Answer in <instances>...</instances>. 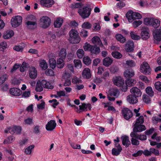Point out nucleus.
I'll list each match as a JSON object with an SVG mask.
<instances>
[{"label":"nucleus","instance_id":"1","mask_svg":"<svg viewBox=\"0 0 161 161\" xmlns=\"http://www.w3.org/2000/svg\"><path fill=\"white\" fill-rule=\"evenodd\" d=\"M69 40L72 44H78L80 40V38L77 30L72 29L69 32Z\"/></svg>","mask_w":161,"mask_h":161},{"label":"nucleus","instance_id":"2","mask_svg":"<svg viewBox=\"0 0 161 161\" xmlns=\"http://www.w3.org/2000/svg\"><path fill=\"white\" fill-rule=\"evenodd\" d=\"M160 20L158 19L152 18H147L145 19L144 23L146 25H149L155 29L158 28L160 25Z\"/></svg>","mask_w":161,"mask_h":161},{"label":"nucleus","instance_id":"3","mask_svg":"<svg viewBox=\"0 0 161 161\" xmlns=\"http://www.w3.org/2000/svg\"><path fill=\"white\" fill-rule=\"evenodd\" d=\"M92 8L90 6L87 5L79 9L78 12L82 19H85L89 17Z\"/></svg>","mask_w":161,"mask_h":161},{"label":"nucleus","instance_id":"4","mask_svg":"<svg viewBox=\"0 0 161 161\" xmlns=\"http://www.w3.org/2000/svg\"><path fill=\"white\" fill-rule=\"evenodd\" d=\"M133 131L130 134L131 137H135L137 132H141L145 130V126L142 124L135 123L133 125Z\"/></svg>","mask_w":161,"mask_h":161},{"label":"nucleus","instance_id":"5","mask_svg":"<svg viewBox=\"0 0 161 161\" xmlns=\"http://www.w3.org/2000/svg\"><path fill=\"white\" fill-rule=\"evenodd\" d=\"M83 48L85 51H90L92 54H97L100 52V47L97 45L92 46L87 44L85 45Z\"/></svg>","mask_w":161,"mask_h":161},{"label":"nucleus","instance_id":"6","mask_svg":"<svg viewBox=\"0 0 161 161\" xmlns=\"http://www.w3.org/2000/svg\"><path fill=\"white\" fill-rule=\"evenodd\" d=\"M140 71L144 74L149 75L151 74V69L148 64L144 62L140 66Z\"/></svg>","mask_w":161,"mask_h":161},{"label":"nucleus","instance_id":"7","mask_svg":"<svg viewBox=\"0 0 161 161\" xmlns=\"http://www.w3.org/2000/svg\"><path fill=\"white\" fill-rule=\"evenodd\" d=\"M40 22L42 27L44 29H46L50 25L51 20L47 16H43L40 18Z\"/></svg>","mask_w":161,"mask_h":161},{"label":"nucleus","instance_id":"8","mask_svg":"<svg viewBox=\"0 0 161 161\" xmlns=\"http://www.w3.org/2000/svg\"><path fill=\"white\" fill-rule=\"evenodd\" d=\"M121 114L124 118L126 120H128L133 116L132 112L127 108H125L122 109Z\"/></svg>","mask_w":161,"mask_h":161},{"label":"nucleus","instance_id":"9","mask_svg":"<svg viewBox=\"0 0 161 161\" xmlns=\"http://www.w3.org/2000/svg\"><path fill=\"white\" fill-rule=\"evenodd\" d=\"M22 18L19 16H17L12 18L11 24L13 27H16L19 26L22 22Z\"/></svg>","mask_w":161,"mask_h":161},{"label":"nucleus","instance_id":"10","mask_svg":"<svg viewBox=\"0 0 161 161\" xmlns=\"http://www.w3.org/2000/svg\"><path fill=\"white\" fill-rule=\"evenodd\" d=\"M8 129L9 132L11 134L16 133L19 134L21 133L22 129L20 126L15 125L8 127Z\"/></svg>","mask_w":161,"mask_h":161},{"label":"nucleus","instance_id":"11","mask_svg":"<svg viewBox=\"0 0 161 161\" xmlns=\"http://www.w3.org/2000/svg\"><path fill=\"white\" fill-rule=\"evenodd\" d=\"M56 125L55 120H51L48 121L46 125V129L48 131H52L56 127Z\"/></svg>","mask_w":161,"mask_h":161},{"label":"nucleus","instance_id":"12","mask_svg":"<svg viewBox=\"0 0 161 161\" xmlns=\"http://www.w3.org/2000/svg\"><path fill=\"white\" fill-rule=\"evenodd\" d=\"M113 82L114 85L119 86H121L124 84L123 79L119 76L116 77L114 78L113 80Z\"/></svg>","mask_w":161,"mask_h":161},{"label":"nucleus","instance_id":"13","mask_svg":"<svg viewBox=\"0 0 161 161\" xmlns=\"http://www.w3.org/2000/svg\"><path fill=\"white\" fill-rule=\"evenodd\" d=\"M153 35L154 40L157 42L161 41V33L158 31V29L154 30L153 32Z\"/></svg>","mask_w":161,"mask_h":161},{"label":"nucleus","instance_id":"14","mask_svg":"<svg viewBox=\"0 0 161 161\" xmlns=\"http://www.w3.org/2000/svg\"><path fill=\"white\" fill-rule=\"evenodd\" d=\"M9 92L11 95L14 96H18L22 93V91L20 89L14 87L10 88Z\"/></svg>","mask_w":161,"mask_h":161},{"label":"nucleus","instance_id":"15","mask_svg":"<svg viewBox=\"0 0 161 161\" xmlns=\"http://www.w3.org/2000/svg\"><path fill=\"white\" fill-rule=\"evenodd\" d=\"M126 50L127 52L131 53L133 52L134 48L133 42L132 40L128 41L126 44Z\"/></svg>","mask_w":161,"mask_h":161},{"label":"nucleus","instance_id":"16","mask_svg":"<svg viewBox=\"0 0 161 161\" xmlns=\"http://www.w3.org/2000/svg\"><path fill=\"white\" fill-rule=\"evenodd\" d=\"M130 92L132 95L137 97H140L142 94L140 90L136 87L132 88L130 89Z\"/></svg>","mask_w":161,"mask_h":161},{"label":"nucleus","instance_id":"17","mask_svg":"<svg viewBox=\"0 0 161 161\" xmlns=\"http://www.w3.org/2000/svg\"><path fill=\"white\" fill-rule=\"evenodd\" d=\"M40 3L42 5L48 8L51 7L54 3L53 0H41Z\"/></svg>","mask_w":161,"mask_h":161},{"label":"nucleus","instance_id":"18","mask_svg":"<svg viewBox=\"0 0 161 161\" xmlns=\"http://www.w3.org/2000/svg\"><path fill=\"white\" fill-rule=\"evenodd\" d=\"M29 76L32 79H36L37 76V71L34 67L30 68L29 70Z\"/></svg>","mask_w":161,"mask_h":161},{"label":"nucleus","instance_id":"19","mask_svg":"<svg viewBox=\"0 0 161 161\" xmlns=\"http://www.w3.org/2000/svg\"><path fill=\"white\" fill-rule=\"evenodd\" d=\"M141 38L144 40H146L150 37L148 30L146 29L143 30L141 31Z\"/></svg>","mask_w":161,"mask_h":161},{"label":"nucleus","instance_id":"20","mask_svg":"<svg viewBox=\"0 0 161 161\" xmlns=\"http://www.w3.org/2000/svg\"><path fill=\"white\" fill-rule=\"evenodd\" d=\"M79 107L80 110L85 111H87V108L90 110H91L92 108V105L91 104L88 103L86 104L85 103H82V105H79Z\"/></svg>","mask_w":161,"mask_h":161},{"label":"nucleus","instance_id":"21","mask_svg":"<svg viewBox=\"0 0 161 161\" xmlns=\"http://www.w3.org/2000/svg\"><path fill=\"white\" fill-rule=\"evenodd\" d=\"M124 75L127 79L130 78L134 75L135 73L132 69H128L125 71Z\"/></svg>","mask_w":161,"mask_h":161},{"label":"nucleus","instance_id":"22","mask_svg":"<svg viewBox=\"0 0 161 161\" xmlns=\"http://www.w3.org/2000/svg\"><path fill=\"white\" fill-rule=\"evenodd\" d=\"M92 41L93 44L95 45H97L100 47L103 46L100 39L97 36L93 37L92 39Z\"/></svg>","mask_w":161,"mask_h":161},{"label":"nucleus","instance_id":"23","mask_svg":"<svg viewBox=\"0 0 161 161\" xmlns=\"http://www.w3.org/2000/svg\"><path fill=\"white\" fill-rule=\"evenodd\" d=\"M127 99L130 103L132 104L136 103L138 102L137 97L132 94L127 96Z\"/></svg>","mask_w":161,"mask_h":161},{"label":"nucleus","instance_id":"24","mask_svg":"<svg viewBox=\"0 0 161 161\" xmlns=\"http://www.w3.org/2000/svg\"><path fill=\"white\" fill-rule=\"evenodd\" d=\"M26 25L28 28L31 30L34 29L37 25V22L27 21Z\"/></svg>","mask_w":161,"mask_h":161},{"label":"nucleus","instance_id":"25","mask_svg":"<svg viewBox=\"0 0 161 161\" xmlns=\"http://www.w3.org/2000/svg\"><path fill=\"white\" fill-rule=\"evenodd\" d=\"M113 62V60L112 58L109 57H107L103 59V64L105 66L108 67L111 65Z\"/></svg>","mask_w":161,"mask_h":161},{"label":"nucleus","instance_id":"26","mask_svg":"<svg viewBox=\"0 0 161 161\" xmlns=\"http://www.w3.org/2000/svg\"><path fill=\"white\" fill-rule=\"evenodd\" d=\"M121 139L122 140L123 145L125 146L126 147H128L130 144L129 137L126 136H124L121 137Z\"/></svg>","mask_w":161,"mask_h":161},{"label":"nucleus","instance_id":"27","mask_svg":"<svg viewBox=\"0 0 161 161\" xmlns=\"http://www.w3.org/2000/svg\"><path fill=\"white\" fill-rule=\"evenodd\" d=\"M14 34V33L13 31H7L4 32L3 37L4 39H8L12 37Z\"/></svg>","mask_w":161,"mask_h":161},{"label":"nucleus","instance_id":"28","mask_svg":"<svg viewBox=\"0 0 161 161\" xmlns=\"http://www.w3.org/2000/svg\"><path fill=\"white\" fill-rule=\"evenodd\" d=\"M42 84L43 87L45 88L52 89L54 87V86L51 84L49 82L44 80H42Z\"/></svg>","mask_w":161,"mask_h":161},{"label":"nucleus","instance_id":"29","mask_svg":"<svg viewBox=\"0 0 161 161\" xmlns=\"http://www.w3.org/2000/svg\"><path fill=\"white\" fill-rule=\"evenodd\" d=\"M64 22L63 19L60 18H58L54 21V25L55 28H59L62 25Z\"/></svg>","mask_w":161,"mask_h":161},{"label":"nucleus","instance_id":"30","mask_svg":"<svg viewBox=\"0 0 161 161\" xmlns=\"http://www.w3.org/2000/svg\"><path fill=\"white\" fill-rule=\"evenodd\" d=\"M82 75L84 78L89 79L91 77L90 70L89 68H85L82 72Z\"/></svg>","mask_w":161,"mask_h":161},{"label":"nucleus","instance_id":"31","mask_svg":"<svg viewBox=\"0 0 161 161\" xmlns=\"http://www.w3.org/2000/svg\"><path fill=\"white\" fill-rule=\"evenodd\" d=\"M134 12L132 10H129L127 12L126 16L129 22H131L132 20H134Z\"/></svg>","mask_w":161,"mask_h":161},{"label":"nucleus","instance_id":"32","mask_svg":"<svg viewBox=\"0 0 161 161\" xmlns=\"http://www.w3.org/2000/svg\"><path fill=\"white\" fill-rule=\"evenodd\" d=\"M125 85L128 86H134L136 83V80L132 78L127 79L125 81Z\"/></svg>","mask_w":161,"mask_h":161},{"label":"nucleus","instance_id":"33","mask_svg":"<svg viewBox=\"0 0 161 161\" xmlns=\"http://www.w3.org/2000/svg\"><path fill=\"white\" fill-rule=\"evenodd\" d=\"M116 38L118 41L122 43H124L126 41V38L120 34H117Z\"/></svg>","mask_w":161,"mask_h":161},{"label":"nucleus","instance_id":"34","mask_svg":"<svg viewBox=\"0 0 161 161\" xmlns=\"http://www.w3.org/2000/svg\"><path fill=\"white\" fill-rule=\"evenodd\" d=\"M57 66L58 68H62L64 65V59L61 58L58 59L56 63Z\"/></svg>","mask_w":161,"mask_h":161},{"label":"nucleus","instance_id":"35","mask_svg":"<svg viewBox=\"0 0 161 161\" xmlns=\"http://www.w3.org/2000/svg\"><path fill=\"white\" fill-rule=\"evenodd\" d=\"M43 85L42 84V81H38L36 85V92H41L43 90Z\"/></svg>","mask_w":161,"mask_h":161},{"label":"nucleus","instance_id":"36","mask_svg":"<svg viewBox=\"0 0 161 161\" xmlns=\"http://www.w3.org/2000/svg\"><path fill=\"white\" fill-rule=\"evenodd\" d=\"M130 36L131 38L134 40H139L141 39V37L137 35L133 31H131L130 33Z\"/></svg>","mask_w":161,"mask_h":161},{"label":"nucleus","instance_id":"37","mask_svg":"<svg viewBox=\"0 0 161 161\" xmlns=\"http://www.w3.org/2000/svg\"><path fill=\"white\" fill-rule=\"evenodd\" d=\"M35 146L34 145H31L25 148V153L27 155H30L32 150L34 148Z\"/></svg>","mask_w":161,"mask_h":161},{"label":"nucleus","instance_id":"38","mask_svg":"<svg viewBox=\"0 0 161 161\" xmlns=\"http://www.w3.org/2000/svg\"><path fill=\"white\" fill-rule=\"evenodd\" d=\"M66 51L65 49L64 48L62 49L60 51L59 53V56L61 58L64 59L66 57Z\"/></svg>","mask_w":161,"mask_h":161},{"label":"nucleus","instance_id":"39","mask_svg":"<svg viewBox=\"0 0 161 161\" xmlns=\"http://www.w3.org/2000/svg\"><path fill=\"white\" fill-rule=\"evenodd\" d=\"M146 93L150 97H152L153 96L154 92L153 91L152 88L151 86L147 87L145 90Z\"/></svg>","mask_w":161,"mask_h":161},{"label":"nucleus","instance_id":"40","mask_svg":"<svg viewBox=\"0 0 161 161\" xmlns=\"http://www.w3.org/2000/svg\"><path fill=\"white\" fill-rule=\"evenodd\" d=\"M112 55L113 57L118 59L121 58L122 57V54L118 51L112 52Z\"/></svg>","mask_w":161,"mask_h":161},{"label":"nucleus","instance_id":"41","mask_svg":"<svg viewBox=\"0 0 161 161\" xmlns=\"http://www.w3.org/2000/svg\"><path fill=\"white\" fill-rule=\"evenodd\" d=\"M40 66L42 69L46 70L48 67L47 64L45 60H42L40 63Z\"/></svg>","mask_w":161,"mask_h":161},{"label":"nucleus","instance_id":"42","mask_svg":"<svg viewBox=\"0 0 161 161\" xmlns=\"http://www.w3.org/2000/svg\"><path fill=\"white\" fill-rule=\"evenodd\" d=\"M92 27V24L88 22H85L82 25V27L83 28L86 29H90Z\"/></svg>","mask_w":161,"mask_h":161},{"label":"nucleus","instance_id":"43","mask_svg":"<svg viewBox=\"0 0 161 161\" xmlns=\"http://www.w3.org/2000/svg\"><path fill=\"white\" fill-rule=\"evenodd\" d=\"M83 63L87 65H90L92 62V60L88 56L84 57L83 59Z\"/></svg>","mask_w":161,"mask_h":161},{"label":"nucleus","instance_id":"44","mask_svg":"<svg viewBox=\"0 0 161 161\" xmlns=\"http://www.w3.org/2000/svg\"><path fill=\"white\" fill-rule=\"evenodd\" d=\"M135 137L137 139H138L141 141H145L147 139L146 135H138V134L136 135L135 137Z\"/></svg>","mask_w":161,"mask_h":161},{"label":"nucleus","instance_id":"45","mask_svg":"<svg viewBox=\"0 0 161 161\" xmlns=\"http://www.w3.org/2000/svg\"><path fill=\"white\" fill-rule=\"evenodd\" d=\"M122 150L120 149L113 148L112 150V154L113 155L118 156Z\"/></svg>","mask_w":161,"mask_h":161},{"label":"nucleus","instance_id":"46","mask_svg":"<svg viewBox=\"0 0 161 161\" xmlns=\"http://www.w3.org/2000/svg\"><path fill=\"white\" fill-rule=\"evenodd\" d=\"M7 43L6 42H2L0 44V51L4 52L5 49L7 48Z\"/></svg>","mask_w":161,"mask_h":161},{"label":"nucleus","instance_id":"47","mask_svg":"<svg viewBox=\"0 0 161 161\" xmlns=\"http://www.w3.org/2000/svg\"><path fill=\"white\" fill-rule=\"evenodd\" d=\"M76 54L78 58L80 59L82 58L84 52L82 49H79L76 52Z\"/></svg>","mask_w":161,"mask_h":161},{"label":"nucleus","instance_id":"48","mask_svg":"<svg viewBox=\"0 0 161 161\" xmlns=\"http://www.w3.org/2000/svg\"><path fill=\"white\" fill-rule=\"evenodd\" d=\"M135 123L138 124H143L144 122V118L143 116H140L135 121Z\"/></svg>","mask_w":161,"mask_h":161},{"label":"nucleus","instance_id":"49","mask_svg":"<svg viewBox=\"0 0 161 161\" xmlns=\"http://www.w3.org/2000/svg\"><path fill=\"white\" fill-rule=\"evenodd\" d=\"M143 101L147 104L150 103L151 102V99L147 95L143 96Z\"/></svg>","mask_w":161,"mask_h":161},{"label":"nucleus","instance_id":"50","mask_svg":"<svg viewBox=\"0 0 161 161\" xmlns=\"http://www.w3.org/2000/svg\"><path fill=\"white\" fill-rule=\"evenodd\" d=\"M80 35L83 38H86L88 36V31L84 29H82L80 33Z\"/></svg>","mask_w":161,"mask_h":161},{"label":"nucleus","instance_id":"51","mask_svg":"<svg viewBox=\"0 0 161 161\" xmlns=\"http://www.w3.org/2000/svg\"><path fill=\"white\" fill-rule=\"evenodd\" d=\"M75 67L77 68H80L82 66L81 62L80 60L77 59L74 61Z\"/></svg>","mask_w":161,"mask_h":161},{"label":"nucleus","instance_id":"52","mask_svg":"<svg viewBox=\"0 0 161 161\" xmlns=\"http://www.w3.org/2000/svg\"><path fill=\"white\" fill-rule=\"evenodd\" d=\"M14 137L13 136H9L7 139L4 140L3 143L7 144L8 143H11L14 140Z\"/></svg>","mask_w":161,"mask_h":161},{"label":"nucleus","instance_id":"53","mask_svg":"<svg viewBox=\"0 0 161 161\" xmlns=\"http://www.w3.org/2000/svg\"><path fill=\"white\" fill-rule=\"evenodd\" d=\"M49 63L50 67L53 69H54L57 66L56 60L54 59H51Z\"/></svg>","mask_w":161,"mask_h":161},{"label":"nucleus","instance_id":"54","mask_svg":"<svg viewBox=\"0 0 161 161\" xmlns=\"http://www.w3.org/2000/svg\"><path fill=\"white\" fill-rule=\"evenodd\" d=\"M142 23V21L140 20H135L133 23V25L135 28H136L141 25Z\"/></svg>","mask_w":161,"mask_h":161},{"label":"nucleus","instance_id":"55","mask_svg":"<svg viewBox=\"0 0 161 161\" xmlns=\"http://www.w3.org/2000/svg\"><path fill=\"white\" fill-rule=\"evenodd\" d=\"M45 74L47 76H53L54 75V72L52 69H48L46 70Z\"/></svg>","mask_w":161,"mask_h":161},{"label":"nucleus","instance_id":"56","mask_svg":"<svg viewBox=\"0 0 161 161\" xmlns=\"http://www.w3.org/2000/svg\"><path fill=\"white\" fill-rule=\"evenodd\" d=\"M31 95L30 91H25L23 92L22 95L23 97L26 98L29 97Z\"/></svg>","mask_w":161,"mask_h":161},{"label":"nucleus","instance_id":"57","mask_svg":"<svg viewBox=\"0 0 161 161\" xmlns=\"http://www.w3.org/2000/svg\"><path fill=\"white\" fill-rule=\"evenodd\" d=\"M154 86L156 89L159 92H161V82L158 81L156 82Z\"/></svg>","mask_w":161,"mask_h":161},{"label":"nucleus","instance_id":"58","mask_svg":"<svg viewBox=\"0 0 161 161\" xmlns=\"http://www.w3.org/2000/svg\"><path fill=\"white\" fill-rule=\"evenodd\" d=\"M20 65L21 64H14L11 70V72L12 73L15 71L17 69L19 68Z\"/></svg>","mask_w":161,"mask_h":161},{"label":"nucleus","instance_id":"59","mask_svg":"<svg viewBox=\"0 0 161 161\" xmlns=\"http://www.w3.org/2000/svg\"><path fill=\"white\" fill-rule=\"evenodd\" d=\"M27 19L28 20V21L35 22L37 21L36 17L32 15H29L27 17Z\"/></svg>","mask_w":161,"mask_h":161},{"label":"nucleus","instance_id":"60","mask_svg":"<svg viewBox=\"0 0 161 161\" xmlns=\"http://www.w3.org/2000/svg\"><path fill=\"white\" fill-rule=\"evenodd\" d=\"M126 64L128 66L133 67L135 66V62L132 60H127L126 61Z\"/></svg>","mask_w":161,"mask_h":161},{"label":"nucleus","instance_id":"61","mask_svg":"<svg viewBox=\"0 0 161 161\" xmlns=\"http://www.w3.org/2000/svg\"><path fill=\"white\" fill-rule=\"evenodd\" d=\"M132 137L131 139V144L137 146L139 144V141L137 139Z\"/></svg>","mask_w":161,"mask_h":161},{"label":"nucleus","instance_id":"62","mask_svg":"<svg viewBox=\"0 0 161 161\" xmlns=\"http://www.w3.org/2000/svg\"><path fill=\"white\" fill-rule=\"evenodd\" d=\"M66 57V60L68 62L70 61L74 58V56L71 53H68Z\"/></svg>","mask_w":161,"mask_h":161},{"label":"nucleus","instance_id":"63","mask_svg":"<svg viewBox=\"0 0 161 161\" xmlns=\"http://www.w3.org/2000/svg\"><path fill=\"white\" fill-rule=\"evenodd\" d=\"M143 153V151L142 150L138 151L136 153H133L132 156L134 157H137L138 156H141Z\"/></svg>","mask_w":161,"mask_h":161},{"label":"nucleus","instance_id":"64","mask_svg":"<svg viewBox=\"0 0 161 161\" xmlns=\"http://www.w3.org/2000/svg\"><path fill=\"white\" fill-rule=\"evenodd\" d=\"M13 49L17 52L22 51L23 50L22 47L20 46H15L14 47Z\"/></svg>","mask_w":161,"mask_h":161}]
</instances>
